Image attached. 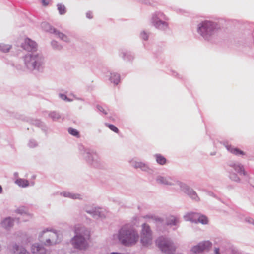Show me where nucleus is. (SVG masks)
Returning a JSON list of instances; mask_svg holds the SVG:
<instances>
[{
	"instance_id": "obj_1",
	"label": "nucleus",
	"mask_w": 254,
	"mask_h": 254,
	"mask_svg": "<svg viewBox=\"0 0 254 254\" xmlns=\"http://www.w3.org/2000/svg\"><path fill=\"white\" fill-rule=\"evenodd\" d=\"M23 48L31 53L26 54L24 57L25 66L31 71L41 72L44 66L45 60L43 56L39 53H36L37 45L35 42L26 38L22 44Z\"/></svg>"
},
{
	"instance_id": "obj_2",
	"label": "nucleus",
	"mask_w": 254,
	"mask_h": 254,
	"mask_svg": "<svg viewBox=\"0 0 254 254\" xmlns=\"http://www.w3.org/2000/svg\"><path fill=\"white\" fill-rule=\"evenodd\" d=\"M157 184L163 185L174 186V189L180 190L189 196L192 199L198 201L199 198L196 192L186 184L168 176L158 175L156 178Z\"/></svg>"
},
{
	"instance_id": "obj_3",
	"label": "nucleus",
	"mask_w": 254,
	"mask_h": 254,
	"mask_svg": "<svg viewBox=\"0 0 254 254\" xmlns=\"http://www.w3.org/2000/svg\"><path fill=\"white\" fill-rule=\"evenodd\" d=\"M117 237L121 244L126 246L135 244L139 239L137 231L129 224L121 227L118 231Z\"/></svg>"
},
{
	"instance_id": "obj_4",
	"label": "nucleus",
	"mask_w": 254,
	"mask_h": 254,
	"mask_svg": "<svg viewBox=\"0 0 254 254\" xmlns=\"http://www.w3.org/2000/svg\"><path fill=\"white\" fill-rule=\"evenodd\" d=\"M218 30L216 23L209 20H204L197 25V33L205 40L210 41Z\"/></svg>"
},
{
	"instance_id": "obj_5",
	"label": "nucleus",
	"mask_w": 254,
	"mask_h": 254,
	"mask_svg": "<svg viewBox=\"0 0 254 254\" xmlns=\"http://www.w3.org/2000/svg\"><path fill=\"white\" fill-rule=\"evenodd\" d=\"M80 155L91 167L101 168L103 163L98 154L94 151L80 145Z\"/></svg>"
},
{
	"instance_id": "obj_6",
	"label": "nucleus",
	"mask_w": 254,
	"mask_h": 254,
	"mask_svg": "<svg viewBox=\"0 0 254 254\" xmlns=\"http://www.w3.org/2000/svg\"><path fill=\"white\" fill-rule=\"evenodd\" d=\"M169 18L162 12L155 11L151 15L150 22L157 29L165 32L169 29Z\"/></svg>"
},
{
	"instance_id": "obj_7",
	"label": "nucleus",
	"mask_w": 254,
	"mask_h": 254,
	"mask_svg": "<svg viewBox=\"0 0 254 254\" xmlns=\"http://www.w3.org/2000/svg\"><path fill=\"white\" fill-rule=\"evenodd\" d=\"M158 247L166 254H173L176 250L172 241L168 238L160 237L156 240Z\"/></svg>"
},
{
	"instance_id": "obj_8",
	"label": "nucleus",
	"mask_w": 254,
	"mask_h": 254,
	"mask_svg": "<svg viewBox=\"0 0 254 254\" xmlns=\"http://www.w3.org/2000/svg\"><path fill=\"white\" fill-rule=\"evenodd\" d=\"M44 235H45L46 239L44 244L45 246H52L60 242V239H59V234L57 232L52 231L47 229L41 232L39 237L41 238Z\"/></svg>"
},
{
	"instance_id": "obj_9",
	"label": "nucleus",
	"mask_w": 254,
	"mask_h": 254,
	"mask_svg": "<svg viewBox=\"0 0 254 254\" xmlns=\"http://www.w3.org/2000/svg\"><path fill=\"white\" fill-rule=\"evenodd\" d=\"M83 210L94 218H102L105 217V212L102 209L96 208L93 205H85L83 206Z\"/></svg>"
},
{
	"instance_id": "obj_10",
	"label": "nucleus",
	"mask_w": 254,
	"mask_h": 254,
	"mask_svg": "<svg viewBox=\"0 0 254 254\" xmlns=\"http://www.w3.org/2000/svg\"><path fill=\"white\" fill-rule=\"evenodd\" d=\"M90 242V231L86 228L80 227V250H86Z\"/></svg>"
},
{
	"instance_id": "obj_11",
	"label": "nucleus",
	"mask_w": 254,
	"mask_h": 254,
	"mask_svg": "<svg viewBox=\"0 0 254 254\" xmlns=\"http://www.w3.org/2000/svg\"><path fill=\"white\" fill-rule=\"evenodd\" d=\"M186 221H190L195 223H201L202 224H207L208 222L207 217L203 215L198 213H190L184 216Z\"/></svg>"
},
{
	"instance_id": "obj_12",
	"label": "nucleus",
	"mask_w": 254,
	"mask_h": 254,
	"mask_svg": "<svg viewBox=\"0 0 254 254\" xmlns=\"http://www.w3.org/2000/svg\"><path fill=\"white\" fill-rule=\"evenodd\" d=\"M212 246V243L209 241H204L191 248L190 254H200L205 250H209Z\"/></svg>"
},
{
	"instance_id": "obj_13",
	"label": "nucleus",
	"mask_w": 254,
	"mask_h": 254,
	"mask_svg": "<svg viewBox=\"0 0 254 254\" xmlns=\"http://www.w3.org/2000/svg\"><path fill=\"white\" fill-rule=\"evenodd\" d=\"M130 164L132 167L135 169H140L142 171L145 172L148 174H152L154 170L148 164L145 162L132 159L130 161Z\"/></svg>"
},
{
	"instance_id": "obj_14",
	"label": "nucleus",
	"mask_w": 254,
	"mask_h": 254,
	"mask_svg": "<svg viewBox=\"0 0 254 254\" xmlns=\"http://www.w3.org/2000/svg\"><path fill=\"white\" fill-rule=\"evenodd\" d=\"M228 165L240 176H246L247 175L243 165L241 163L237 162H230Z\"/></svg>"
},
{
	"instance_id": "obj_15",
	"label": "nucleus",
	"mask_w": 254,
	"mask_h": 254,
	"mask_svg": "<svg viewBox=\"0 0 254 254\" xmlns=\"http://www.w3.org/2000/svg\"><path fill=\"white\" fill-rule=\"evenodd\" d=\"M119 54L121 58L127 62H132L134 58L133 54L131 51L125 49H120Z\"/></svg>"
},
{
	"instance_id": "obj_16",
	"label": "nucleus",
	"mask_w": 254,
	"mask_h": 254,
	"mask_svg": "<svg viewBox=\"0 0 254 254\" xmlns=\"http://www.w3.org/2000/svg\"><path fill=\"white\" fill-rule=\"evenodd\" d=\"M232 245L228 242L223 241L221 242L220 246L216 247V248L220 249L221 254H230Z\"/></svg>"
},
{
	"instance_id": "obj_17",
	"label": "nucleus",
	"mask_w": 254,
	"mask_h": 254,
	"mask_svg": "<svg viewBox=\"0 0 254 254\" xmlns=\"http://www.w3.org/2000/svg\"><path fill=\"white\" fill-rule=\"evenodd\" d=\"M31 251L32 253L36 254H49L50 253L43 246L38 244H35L32 246Z\"/></svg>"
},
{
	"instance_id": "obj_18",
	"label": "nucleus",
	"mask_w": 254,
	"mask_h": 254,
	"mask_svg": "<svg viewBox=\"0 0 254 254\" xmlns=\"http://www.w3.org/2000/svg\"><path fill=\"white\" fill-rule=\"evenodd\" d=\"M223 144L229 152L235 155H243L245 154L244 151L240 150L238 148L235 147L234 146L230 145L227 142H224Z\"/></svg>"
},
{
	"instance_id": "obj_19",
	"label": "nucleus",
	"mask_w": 254,
	"mask_h": 254,
	"mask_svg": "<svg viewBox=\"0 0 254 254\" xmlns=\"http://www.w3.org/2000/svg\"><path fill=\"white\" fill-rule=\"evenodd\" d=\"M180 223L179 219L175 216H171L168 218L166 222V225L170 227L174 226L173 228V230H176L179 227Z\"/></svg>"
},
{
	"instance_id": "obj_20",
	"label": "nucleus",
	"mask_w": 254,
	"mask_h": 254,
	"mask_svg": "<svg viewBox=\"0 0 254 254\" xmlns=\"http://www.w3.org/2000/svg\"><path fill=\"white\" fill-rule=\"evenodd\" d=\"M140 241L143 246H149L152 243V235L145 233L141 234Z\"/></svg>"
},
{
	"instance_id": "obj_21",
	"label": "nucleus",
	"mask_w": 254,
	"mask_h": 254,
	"mask_svg": "<svg viewBox=\"0 0 254 254\" xmlns=\"http://www.w3.org/2000/svg\"><path fill=\"white\" fill-rule=\"evenodd\" d=\"M11 251L14 254H30L23 247L16 244L13 245Z\"/></svg>"
},
{
	"instance_id": "obj_22",
	"label": "nucleus",
	"mask_w": 254,
	"mask_h": 254,
	"mask_svg": "<svg viewBox=\"0 0 254 254\" xmlns=\"http://www.w3.org/2000/svg\"><path fill=\"white\" fill-rule=\"evenodd\" d=\"M2 227L8 229L13 225V220L10 217L5 218L0 223Z\"/></svg>"
},
{
	"instance_id": "obj_23",
	"label": "nucleus",
	"mask_w": 254,
	"mask_h": 254,
	"mask_svg": "<svg viewBox=\"0 0 254 254\" xmlns=\"http://www.w3.org/2000/svg\"><path fill=\"white\" fill-rule=\"evenodd\" d=\"M109 80L114 85H118L120 81V75L116 72H111Z\"/></svg>"
},
{
	"instance_id": "obj_24",
	"label": "nucleus",
	"mask_w": 254,
	"mask_h": 254,
	"mask_svg": "<svg viewBox=\"0 0 254 254\" xmlns=\"http://www.w3.org/2000/svg\"><path fill=\"white\" fill-rule=\"evenodd\" d=\"M156 162L160 165H164L167 162L166 159L161 154H155L153 155Z\"/></svg>"
},
{
	"instance_id": "obj_25",
	"label": "nucleus",
	"mask_w": 254,
	"mask_h": 254,
	"mask_svg": "<svg viewBox=\"0 0 254 254\" xmlns=\"http://www.w3.org/2000/svg\"><path fill=\"white\" fill-rule=\"evenodd\" d=\"M31 123L37 126V127L41 128V129L43 130L44 131H46L47 130V127H46L45 124L39 120L32 119L31 120Z\"/></svg>"
},
{
	"instance_id": "obj_26",
	"label": "nucleus",
	"mask_w": 254,
	"mask_h": 254,
	"mask_svg": "<svg viewBox=\"0 0 254 254\" xmlns=\"http://www.w3.org/2000/svg\"><path fill=\"white\" fill-rule=\"evenodd\" d=\"M76 235L71 240V243L74 248H79V236L77 230L75 229Z\"/></svg>"
},
{
	"instance_id": "obj_27",
	"label": "nucleus",
	"mask_w": 254,
	"mask_h": 254,
	"mask_svg": "<svg viewBox=\"0 0 254 254\" xmlns=\"http://www.w3.org/2000/svg\"><path fill=\"white\" fill-rule=\"evenodd\" d=\"M15 184L19 186L24 188L29 185V183L27 180L24 179L19 178L15 181Z\"/></svg>"
},
{
	"instance_id": "obj_28",
	"label": "nucleus",
	"mask_w": 254,
	"mask_h": 254,
	"mask_svg": "<svg viewBox=\"0 0 254 254\" xmlns=\"http://www.w3.org/2000/svg\"><path fill=\"white\" fill-rule=\"evenodd\" d=\"M41 26L45 31H48L51 33L54 34L56 30L55 28L52 27L49 23L46 22L42 23Z\"/></svg>"
},
{
	"instance_id": "obj_29",
	"label": "nucleus",
	"mask_w": 254,
	"mask_h": 254,
	"mask_svg": "<svg viewBox=\"0 0 254 254\" xmlns=\"http://www.w3.org/2000/svg\"><path fill=\"white\" fill-rule=\"evenodd\" d=\"M61 195L65 197H69L73 199H77L79 198L78 194L70 193L69 192H63L61 193Z\"/></svg>"
},
{
	"instance_id": "obj_30",
	"label": "nucleus",
	"mask_w": 254,
	"mask_h": 254,
	"mask_svg": "<svg viewBox=\"0 0 254 254\" xmlns=\"http://www.w3.org/2000/svg\"><path fill=\"white\" fill-rule=\"evenodd\" d=\"M141 234L145 233L147 234L152 235V231L149 225L146 223H143L141 225Z\"/></svg>"
},
{
	"instance_id": "obj_31",
	"label": "nucleus",
	"mask_w": 254,
	"mask_h": 254,
	"mask_svg": "<svg viewBox=\"0 0 254 254\" xmlns=\"http://www.w3.org/2000/svg\"><path fill=\"white\" fill-rule=\"evenodd\" d=\"M54 34H55V35H56L58 38H59L63 41H65L66 42H69V39L67 37V36L65 35L64 34L57 30V29L56 30Z\"/></svg>"
},
{
	"instance_id": "obj_32",
	"label": "nucleus",
	"mask_w": 254,
	"mask_h": 254,
	"mask_svg": "<svg viewBox=\"0 0 254 254\" xmlns=\"http://www.w3.org/2000/svg\"><path fill=\"white\" fill-rule=\"evenodd\" d=\"M11 48V45L0 43V51L3 53L8 52Z\"/></svg>"
},
{
	"instance_id": "obj_33",
	"label": "nucleus",
	"mask_w": 254,
	"mask_h": 254,
	"mask_svg": "<svg viewBox=\"0 0 254 254\" xmlns=\"http://www.w3.org/2000/svg\"><path fill=\"white\" fill-rule=\"evenodd\" d=\"M49 117L51 118L53 121H57L61 118V116L60 114L56 111H52L49 113Z\"/></svg>"
},
{
	"instance_id": "obj_34",
	"label": "nucleus",
	"mask_w": 254,
	"mask_h": 254,
	"mask_svg": "<svg viewBox=\"0 0 254 254\" xmlns=\"http://www.w3.org/2000/svg\"><path fill=\"white\" fill-rule=\"evenodd\" d=\"M96 109L98 112L102 113L104 115H107L108 114L109 110L100 105H96Z\"/></svg>"
},
{
	"instance_id": "obj_35",
	"label": "nucleus",
	"mask_w": 254,
	"mask_h": 254,
	"mask_svg": "<svg viewBox=\"0 0 254 254\" xmlns=\"http://www.w3.org/2000/svg\"><path fill=\"white\" fill-rule=\"evenodd\" d=\"M57 6L60 14L64 15L66 13V7L64 4L61 3H58Z\"/></svg>"
},
{
	"instance_id": "obj_36",
	"label": "nucleus",
	"mask_w": 254,
	"mask_h": 254,
	"mask_svg": "<svg viewBox=\"0 0 254 254\" xmlns=\"http://www.w3.org/2000/svg\"><path fill=\"white\" fill-rule=\"evenodd\" d=\"M229 177L231 180L235 182H239L240 181V178L235 173L230 172L229 174Z\"/></svg>"
},
{
	"instance_id": "obj_37",
	"label": "nucleus",
	"mask_w": 254,
	"mask_h": 254,
	"mask_svg": "<svg viewBox=\"0 0 254 254\" xmlns=\"http://www.w3.org/2000/svg\"><path fill=\"white\" fill-rule=\"evenodd\" d=\"M68 131L69 133L72 135L74 136L77 138L79 137V132L76 129H73L72 128H69Z\"/></svg>"
},
{
	"instance_id": "obj_38",
	"label": "nucleus",
	"mask_w": 254,
	"mask_h": 254,
	"mask_svg": "<svg viewBox=\"0 0 254 254\" xmlns=\"http://www.w3.org/2000/svg\"><path fill=\"white\" fill-rule=\"evenodd\" d=\"M149 36V33L146 32L145 31H142L140 34V37L143 40L146 41L148 40Z\"/></svg>"
},
{
	"instance_id": "obj_39",
	"label": "nucleus",
	"mask_w": 254,
	"mask_h": 254,
	"mask_svg": "<svg viewBox=\"0 0 254 254\" xmlns=\"http://www.w3.org/2000/svg\"><path fill=\"white\" fill-rule=\"evenodd\" d=\"M105 125L109 127L110 129L112 130L115 133H118L119 132V130L118 128L114 125L112 124H109L108 123H105Z\"/></svg>"
},
{
	"instance_id": "obj_40",
	"label": "nucleus",
	"mask_w": 254,
	"mask_h": 254,
	"mask_svg": "<svg viewBox=\"0 0 254 254\" xmlns=\"http://www.w3.org/2000/svg\"><path fill=\"white\" fill-rule=\"evenodd\" d=\"M28 145L29 147L34 148L38 146V143L35 140L31 139L29 140Z\"/></svg>"
},
{
	"instance_id": "obj_41",
	"label": "nucleus",
	"mask_w": 254,
	"mask_h": 254,
	"mask_svg": "<svg viewBox=\"0 0 254 254\" xmlns=\"http://www.w3.org/2000/svg\"><path fill=\"white\" fill-rule=\"evenodd\" d=\"M59 96L61 99H62L63 100H64V101H66L67 102H70V101H72V99H69V98H68L67 97L66 95H65V94H63V93H59Z\"/></svg>"
},
{
	"instance_id": "obj_42",
	"label": "nucleus",
	"mask_w": 254,
	"mask_h": 254,
	"mask_svg": "<svg viewBox=\"0 0 254 254\" xmlns=\"http://www.w3.org/2000/svg\"><path fill=\"white\" fill-rule=\"evenodd\" d=\"M51 45L54 49L60 50L62 49V46L58 44V43L56 41H52L51 42Z\"/></svg>"
},
{
	"instance_id": "obj_43",
	"label": "nucleus",
	"mask_w": 254,
	"mask_h": 254,
	"mask_svg": "<svg viewBox=\"0 0 254 254\" xmlns=\"http://www.w3.org/2000/svg\"><path fill=\"white\" fill-rule=\"evenodd\" d=\"M230 253L231 254H241V253L238 250V249L233 245H232Z\"/></svg>"
},
{
	"instance_id": "obj_44",
	"label": "nucleus",
	"mask_w": 254,
	"mask_h": 254,
	"mask_svg": "<svg viewBox=\"0 0 254 254\" xmlns=\"http://www.w3.org/2000/svg\"><path fill=\"white\" fill-rule=\"evenodd\" d=\"M86 17L88 19H92L93 17V12L91 11H88L86 13Z\"/></svg>"
},
{
	"instance_id": "obj_45",
	"label": "nucleus",
	"mask_w": 254,
	"mask_h": 254,
	"mask_svg": "<svg viewBox=\"0 0 254 254\" xmlns=\"http://www.w3.org/2000/svg\"><path fill=\"white\" fill-rule=\"evenodd\" d=\"M16 212L21 215L26 214V212L25 211L24 209L22 208H19L16 209Z\"/></svg>"
},
{
	"instance_id": "obj_46",
	"label": "nucleus",
	"mask_w": 254,
	"mask_h": 254,
	"mask_svg": "<svg viewBox=\"0 0 254 254\" xmlns=\"http://www.w3.org/2000/svg\"><path fill=\"white\" fill-rule=\"evenodd\" d=\"M245 221L249 224H253L254 222V220L250 217H246L245 218Z\"/></svg>"
},
{
	"instance_id": "obj_47",
	"label": "nucleus",
	"mask_w": 254,
	"mask_h": 254,
	"mask_svg": "<svg viewBox=\"0 0 254 254\" xmlns=\"http://www.w3.org/2000/svg\"><path fill=\"white\" fill-rule=\"evenodd\" d=\"M41 2L44 6H47L49 4V1L47 0H42Z\"/></svg>"
},
{
	"instance_id": "obj_48",
	"label": "nucleus",
	"mask_w": 254,
	"mask_h": 254,
	"mask_svg": "<svg viewBox=\"0 0 254 254\" xmlns=\"http://www.w3.org/2000/svg\"><path fill=\"white\" fill-rule=\"evenodd\" d=\"M173 75L174 76H178L179 78H182V77L180 76V75L176 72L175 71H173Z\"/></svg>"
},
{
	"instance_id": "obj_49",
	"label": "nucleus",
	"mask_w": 254,
	"mask_h": 254,
	"mask_svg": "<svg viewBox=\"0 0 254 254\" xmlns=\"http://www.w3.org/2000/svg\"><path fill=\"white\" fill-rule=\"evenodd\" d=\"M207 194L210 196H212L213 197H216V195L212 192L208 191L207 192Z\"/></svg>"
},
{
	"instance_id": "obj_50",
	"label": "nucleus",
	"mask_w": 254,
	"mask_h": 254,
	"mask_svg": "<svg viewBox=\"0 0 254 254\" xmlns=\"http://www.w3.org/2000/svg\"><path fill=\"white\" fill-rule=\"evenodd\" d=\"M2 192V187L0 185V194Z\"/></svg>"
},
{
	"instance_id": "obj_51",
	"label": "nucleus",
	"mask_w": 254,
	"mask_h": 254,
	"mask_svg": "<svg viewBox=\"0 0 254 254\" xmlns=\"http://www.w3.org/2000/svg\"><path fill=\"white\" fill-rule=\"evenodd\" d=\"M14 176H16V177H17V176H18V173L15 172V173H14Z\"/></svg>"
},
{
	"instance_id": "obj_52",
	"label": "nucleus",
	"mask_w": 254,
	"mask_h": 254,
	"mask_svg": "<svg viewBox=\"0 0 254 254\" xmlns=\"http://www.w3.org/2000/svg\"><path fill=\"white\" fill-rule=\"evenodd\" d=\"M34 185V182H31V185L33 186Z\"/></svg>"
},
{
	"instance_id": "obj_53",
	"label": "nucleus",
	"mask_w": 254,
	"mask_h": 254,
	"mask_svg": "<svg viewBox=\"0 0 254 254\" xmlns=\"http://www.w3.org/2000/svg\"><path fill=\"white\" fill-rule=\"evenodd\" d=\"M253 225H254V223L253 224Z\"/></svg>"
}]
</instances>
